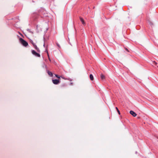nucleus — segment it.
<instances>
[{
  "label": "nucleus",
  "instance_id": "nucleus-1",
  "mask_svg": "<svg viewBox=\"0 0 158 158\" xmlns=\"http://www.w3.org/2000/svg\"><path fill=\"white\" fill-rule=\"evenodd\" d=\"M20 43L24 46L27 47L28 45V43L23 39L20 38L19 39Z\"/></svg>",
  "mask_w": 158,
  "mask_h": 158
},
{
  "label": "nucleus",
  "instance_id": "nucleus-2",
  "mask_svg": "<svg viewBox=\"0 0 158 158\" xmlns=\"http://www.w3.org/2000/svg\"><path fill=\"white\" fill-rule=\"evenodd\" d=\"M31 52L33 55H34L38 57H40V54L37 53L34 50H32Z\"/></svg>",
  "mask_w": 158,
  "mask_h": 158
},
{
  "label": "nucleus",
  "instance_id": "nucleus-3",
  "mask_svg": "<svg viewBox=\"0 0 158 158\" xmlns=\"http://www.w3.org/2000/svg\"><path fill=\"white\" fill-rule=\"evenodd\" d=\"M52 81L53 83L55 85H57L60 83V81L58 80H52Z\"/></svg>",
  "mask_w": 158,
  "mask_h": 158
},
{
  "label": "nucleus",
  "instance_id": "nucleus-4",
  "mask_svg": "<svg viewBox=\"0 0 158 158\" xmlns=\"http://www.w3.org/2000/svg\"><path fill=\"white\" fill-rule=\"evenodd\" d=\"M130 113L134 117H135L137 115V114L134 112L132 110L130 111Z\"/></svg>",
  "mask_w": 158,
  "mask_h": 158
},
{
  "label": "nucleus",
  "instance_id": "nucleus-5",
  "mask_svg": "<svg viewBox=\"0 0 158 158\" xmlns=\"http://www.w3.org/2000/svg\"><path fill=\"white\" fill-rule=\"evenodd\" d=\"M32 44L33 45L34 47L37 50V51L38 52H39V48H37L36 45L34 43H32Z\"/></svg>",
  "mask_w": 158,
  "mask_h": 158
},
{
  "label": "nucleus",
  "instance_id": "nucleus-6",
  "mask_svg": "<svg viewBox=\"0 0 158 158\" xmlns=\"http://www.w3.org/2000/svg\"><path fill=\"white\" fill-rule=\"evenodd\" d=\"M47 72H48V75L52 77L53 76L52 73L51 72L49 71H48Z\"/></svg>",
  "mask_w": 158,
  "mask_h": 158
},
{
  "label": "nucleus",
  "instance_id": "nucleus-7",
  "mask_svg": "<svg viewBox=\"0 0 158 158\" xmlns=\"http://www.w3.org/2000/svg\"><path fill=\"white\" fill-rule=\"evenodd\" d=\"M89 78L91 81H93L94 80V77L93 75L92 74L90 75Z\"/></svg>",
  "mask_w": 158,
  "mask_h": 158
},
{
  "label": "nucleus",
  "instance_id": "nucleus-8",
  "mask_svg": "<svg viewBox=\"0 0 158 158\" xmlns=\"http://www.w3.org/2000/svg\"><path fill=\"white\" fill-rule=\"evenodd\" d=\"M100 77H101V78L102 79H103L105 78V77L104 75L102 74H101Z\"/></svg>",
  "mask_w": 158,
  "mask_h": 158
},
{
  "label": "nucleus",
  "instance_id": "nucleus-9",
  "mask_svg": "<svg viewBox=\"0 0 158 158\" xmlns=\"http://www.w3.org/2000/svg\"><path fill=\"white\" fill-rule=\"evenodd\" d=\"M116 110H117V111L118 113V114H120V111L119 110H118V108L117 107H116Z\"/></svg>",
  "mask_w": 158,
  "mask_h": 158
},
{
  "label": "nucleus",
  "instance_id": "nucleus-10",
  "mask_svg": "<svg viewBox=\"0 0 158 158\" xmlns=\"http://www.w3.org/2000/svg\"><path fill=\"white\" fill-rule=\"evenodd\" d=\"M153 64H154L156 65L157 66V67H158V66L157 65V63L155 61H153Z\"/></svg>",
  "mask_w": 158,
  "mask_h": 158
},
{
  "label": "nucleus",
  "instance_id": "nucleus-11",
  "mask_svg": "<svg viewBox=\"0 0 158 158\" xmlns=\"http://www.w3.org/2000/svg\"><path fill=\"white\" fill-rule=\"evenodd\" d=\"M66 86V85L65 84H63L62 85H61V86L62 87H65Z\"/></svg>",
  "mask_w": 158,
  "mask_h": 158
},
{
  "label": "nucleus",
  "instance_id": "nucleus-12",
  "mask_svg": "<svg viewBox=\"0 0 158 158\" xmlns=\"http://www.w3.org/2000/svg\"><path fill=\"white\" fill-rule=\"evenodd\" d=\"M81 23L83 25H84L85 24V22L84 21V20H81Z\"/></svg>",
  "mask_w": 158,
  "mask_h": 158
},
{
  "label": "nucleus",
  "instance_id": "nucleus-13",
  "mask_svg": "<svg viewBox=\"0 0 158 158\" xmlns=\"http://www.w3.org/2000/svg\"><path fill=\"white\" fill-rule=\"evenodd\" d=\"M56 45L59 48H60V46L58 43H56Z\"/></svg>",
  "mask_w": 158,
  "mask_h": 158
},
{
  "label": "nucleus",
  "instance_id": "nucleus-14",
  "mask_svg": "<svg viewBox=\"0 0 158 158\" xmlns=\"http://www.w3.org/2000/svg\"><path fill=\"white\" fill-rule=\"evenodd\" d=\"M55 76L56 77L58 78H60V77L58 75H55Z\"/></svg>",
  "mask_w": 158,
  "mask_h": 158
},
{
  "label": "nucleus",
  "instance_id": "nucleus-15",
  "mask_svg": "<svg viewBox=\"0 0 158 158\" xmlns=\"http://www.w3.org/2000/svg\"><path fill=\"white\" fill-rule=\"evenodd\" d=\"M125 49L128 52H129V51L128 50V49L127 48H125Z\"/></svg>",
  "mask_w": 158,
  "mask_h": 158
},
{
  "label": "nucleus",
  "instance_id": "nucleus-16",
  "mask_svg": "<svg viewBox=\"0 0 158 158\" xmlns=\"http://www.w3.org/2000/svg\"><path fill=\"white\" fill-rule=\"evenodd\" d=\"M80 20H83V19L81 18H80Z\"/></svg>",
  "mask_w": 158,
  "mask_h": 158
},
{
  "label": "nucleus",
  "instance_id": "nucleus-17",
  "mask_svg": "<svg viewBox=\"0 0 158 158\" xmlns=\"http://www.w3.org/2000/svg\"><path fill=\"white\" fill-rule=\"evenodd\" d=\"M31 43H32H32H34L33 42H32V41L31 42Z\"/></svg>",
  "mask_w": 158,
  "mask_h": 158
},
{
  "label": "nucleus",
  "instance_id": "nucleus-18",
  "mask_svg": "<svg viewBox=\"0 0 158 158\" xmlns=\"http://www.w3.org/2000/svg\"><path fill=\"white\" fill-rule=\"evenodd\" d=\"M49 60H50L49 58Z\"/></svg>",
  "mask_w": 158,
  "mask_h": 158
}]
</instances>
